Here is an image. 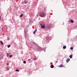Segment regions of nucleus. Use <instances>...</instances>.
I'll list each match as a JSON object with an SVG mask.
<instances>
[{
    "label": "nucleus",
    "instance_id": "nucleus-1",
    "mask_svg": "<svg viewBox=\"0 0 77 77\" xmlns=\"http://www.w3.org/2000/svg\"><path fill=\"white\" fill-rule=\"evenodd\" d=\"M46 15L45 13L44 12H41L39 14V16L41 17H45Z\"/></svg>",
    "mask_w": 77,
    "mask_h": 77
},
{
    "label": "nucleus",
    "instance_id": "nucleus-2",
    "mask_svg": "<svg viewBox=\"0 0 77 77\" xmlns=\"http://www.w3.org/2000/svg\"><path fill=\"white\" fill-rule=\"evenodd\" d=\"M41 27L42 29H44V28H45V26L44 25H42L41 24Z\"/></svg>",
    "mask_w": 77,
    "mask_h": 77
},
{
    "label": "nucleus",
    "instance_id": "nucleus-3",
    "mask_svg": "<svg viewBox=\"0 0 77 77\" xmlns=\"http://www.w3.org/2000/svg\"><path fill=\"white\" fill-rule=\"evenodd\" d=\"M70 60V59L69 58H68L66 59V61L67 62H68Z\"/></svg>",
    "mask_w": 77,
    "mask_h": 77
},
{
    "label": "nucleus",
    "instance_id": "nucleus-4",
    "mask_svg": "<svg viewBox=\"0 0 77 77\" xmlns=\"http://www.w3.org/2000/svg\"><path fill=\"white\" fill-rule=\"evenodd\" d=\"M59 67L60 68H62V67H63V64H62L59 66Z\"/></svg>",
    "mask_w": 77,
    "mask_h": 77
},
{
    "label": "nucleus",
    "instance_id": "nucleus-5",
    "mask_svg": "<svg viewBox=\"0 0 77 77\" xmlns=\"http://www.w3.org/2000/svg\"><path fill=\"white\" fill-rule=\"evenodd\" d=\"M36 29V30H35L33 32V34H35V33H36V31H37V29H36V28H35Z\"/></svg>",
    "mask_w": 77,
    "mask_h": 77
},
{
    "label": "nucleus",
    "instance_id": "nucleus-6",
    "mask_svg": "<svg viewBox=\"0 0 77 77\" xmlns=\"http://www.w3.org/2000/svg\"><path fill=\"white\" fill-rule=\"evenodd\" d=\"M50 67L51 68H54V65H51L50 66Z\"/></svg>",
    "mask_w": 77,
    "mask_h": 77
},
{
    "label": "nucleus",
    "instance_id": "nucleus-7",
    "mask_svg": "<svg viewBox=\"0 0 77 77\" xmlns=\"http://www.w3.org/2000/svg\"><path fill=\"white\" fill-rule=\"evenodd\" d=\"M72 54H71L70 55H69V57L70 58V59H72Z\"/></svg>",
    "mask_w": 77,
    "mask_h": 77
},
{
    "label": "nucleus",
    "instance_id": "nucleus-8",
    "mask_svg": "<svg viewBox=\"0 0 77 77\" xmlns=\"http://www.w3.org/2000/svg\"><path fill=\"white\" fill-rule=\"evenodd\" d=\"M71 23H74V21H73V20H71Z\"/></svg>",
    "mask_w": 77,
    "mask_h": 77
},
{
    "label": "nucleus",
    "instance_id": "nucleus-9",
    "mask_svg": "<svg viewBox=\"0 0 77 77\" xmlns=\"http://www.w3.org/2000/svg\"><path fill=\"white\" fill-rule=\"evenodd\" d=\"M0 42L1 44H2V45H3V42H2V41H0Z\"/></svg>",
    "mask_w": 77,
    "mask_h": 77
},
{
    "label": "nucleus",
    "instance_id": "nucleus-10",
    "mask_svg": "<svg viewBox=\"0 0 77 77\" xmlns=\"http://www.w3.org/2000/svg\"><path fill=\"white\" fill-rule=\"evenodd\" d=\"M23 14H22L20 15V17H23Z\"/></svg>",
    "mask_w": 77,
    "mask_h": 77
},
{
    "label": "nucleus",
    "instance_id": "nucleus-11",
    "mask_svg": "<svg viewBox=\"0 0 77 77\" xmlns=\"http://www.w3.org/2000/svg\"><path fill=\"white\" fill-rule=\"evenodd\" d=\"M41 48H38V50H41Z\"/></svg>",
    "mask_w": 77,
    "mask_h": 77
},
{
    "label": "nucleus",
    "instance_id": "nucleus-12",
    "mask_svg": "<svg viewBox=\"0 0 77 77\" xmlns=\"http://www.w3.org/2000/svg\"><path fill=\"white\" fill-rule=\"evenodd\" d=\"M63 48L64 49H65V48H66V46H63Z\"/></svg>",
    "mask_w": 77,
    "mask_h": 77
},
{
    "label": "nucleus",
    "instance_id": "nucleus-13",
    "mask_svg": "<svg viewBox=\"0 0 77 77\" xmlns=\"http://www.w3.org/2000/svg\"><path fill=\"white\" fill-rule=\"evenodd\" d=\"M46 28H47V29H48V28H49V26H46Z\"/></svg>",
    "mask_w": 77,
    "mask_h": 77
},
{
    "label": "nucleus",
    "instance_id": "nucleus-14",
    "mask_svg": "<svg viewBox=\"0 0 77 77\" xmlns=\"http://www.w3.org/2000/svg\"><path fill=\"white\" fill-rule=\"evenodd\" d=\"M7 56H9V54H8V53H7Z\"/></svg>",
    "mask_w": 77,
    "mask_h": 77
},
{
    "label": "nucleus",
    "instance_id": "nucleus-15",
    "mask_svg": "<svg viewBox=\"0 0 77 77\" xmlns=\"http://www.w3.org/2000/svg\"><path fill=\"white\" fill-rule=\"evenodd\" d=\"M73 49V48L72 47H71L70 48V50H72Z\"/></svg>",
    "mask_w": 77,
    "mask_h": 77
},
{
    "label": "nucleus",
    "instance_id": "nucleus-16",
    "mask_svg": "<svg viewBox=\"0 0 77 77\" xmlns=\"http://www.w3.org/2000/svg\"><path fill=\"white\" fill-rule=\"evenodd\" d=\"M23 63H26V61H23Z\"/></svg>",
    "mask_w": 77,
    "mask_h": 77
},
{
    "label": "nucleus",
    "instance_id": "nucleus-17",
    "mask_svg": "<svg viewBox=\"0 0 77 77\" xmlns=\"http://www.w3.org/2000/svg\"><path fill=\"white\" fill-rule=\"evenodd\" d=\"M11 47V45H9L8 46V48H9V47Z\"/></svg>",
    "mask_w": 77,
    "mask_h": 77
},
{
    "label": "nucleus",
    "instance_id": "nucleus-18",
    "mask_svg": "<svg viewBox=\"0 0 77 77\" xmlns=\"http://www.w3.org/2000/svg\"><path fill=\"white\" fill-rule=\"evenodd\" d=\"M3 56H1V57L0 58H1V59H2V58H3Z\"/></svg>",
    "mask_w": 77,
    "mask_h": 77
},
{
    "label": "nucleus",
    "instance_id": "nucleus-19",
    "mask_svg": "<svg viewBox=\"0 0 77 77\" xmlns=\"http://www.w3.org/2000/svg\"><path fill=\"white\" fill-rule=\"evenodd\" d=\"M7 70H9V67H7Z\"/></svg>",
    "mask_w": 77,
    "mask_h": 77
},
{
    "label": "nucleus",
    "instance_id": "nucleus-20",
    "mask_svg": "<svg viewBox=\"0 0 77 77\" xmlns=\"http://www.w3.org/2000/svg\"><path fill=\"white\" fill-rule=\"evenodd\" d=\"M12 55H10V56H9V57H12Z\"/></svg>",
    "mask_w": 77,
    "mask_h": 77
},
{
    "label": "nucleus",
    "instance_id": "nucleus-21",
    "mask_svg": "<svg viewBox=\"0 0 77 77\" xmlns=\"http://www.w3.org/2000/svg\"><path fill=\"white\" fill-rule=\"evenodd\" d=\"M36 58L35 57V58L34 59V60H36Z\"/></svg>",
    "mask_w": 77,
    "mask_h": 77
},
{
    "label": "nucleus",
    "instance_id": "nucleus-22",
    "mask_svg": "<svg viewBox=\"0 0 77 77\" xmlns=\"http://www.w3.org/2000/svg\"><path fill=\"white\" fill-rule=\"evenodd\" d=\"M19 71V70L17 69H16V70L15 71Z\"/></svg>",
    "mask_w": 77,
    "mask_h": 77
},
{
    "label": "nucleus",
    "instance_id": "nucleus-23",
    "mask_svg": "<svg viewBox=\"0 0 77 77\" xmlns=\"http://www.w3.org/2000/svg\"><path fill=\"white\" fill-rule=\"evenodd\" d=\"M25 4H27V2H25Z\"/></svg>",
    "mask_w": 77,
    "mask_h": 77
},
{
    "label": "nucleus",
    "instance_id": "nucleus-24",
    "mask_svg": "<svg viewBox=\"0 0 77 77\" xmlns=\"http://www.w3.org/2000/svg\"><path fill=\"white\" fill-rule=\"evenodd\" d=\"M9 65V63H7V65Z\"/></svg>",
    "mask_w": 77,
    "mask_h": 77
},
{
    "label": "nucleus",
    "instance_id": "nucleus-25",
    "mask_svg": "<svg viewBox=\"0 0 77 77\" xmlns=\"http://www.w3.org/2000/svg\"><path fill=\"white\" fill-rule=\"evenodd\" d=\"M0 20H1V16H0Z\"/></svg>",
    "mask_w": 77,
    "mask_h": 77
},
{
    "label": "nucleus",
    "instance_id": "nucleus-26",
    "mask_svg": "<svg viewBox=\"0 0 77 77\" xmlns=\"http://www.w3.org/2000/svg\"><path fill=\"white\" fill-rule=\"evenodd\" d=\"M31 59H29V60H30Z\"/></svg>",
    "mask_w": 77,
    "mask_h": 77
},
{
    "label": "nucleus",
    "instance_id": "nucleus-27",
    "mask_svg": "<svg viewBox=\"0 0 77 77\" xmlns=\"http://www.w3.org/2000/svg\"><path fill=\"white\" fill-rule=\"evenodd\" d=\"M36 16H37V17H38V15H36Z\"/></svg>",
    "mask_w": 77,
    "mask_h": 77
},
{
    "label": "nucleus",
    "instance_id": "nucleus-28",
    "mask_svg": "<svg viewBox=\"0 0 77 77\" xmlns=\"http://www.w3.org/2000/svg\"><path fill=\"white\" fill-rule=\"evenodd\" d=\"M34 44H35V45H36V43H34Z\"/></svg>",
    "mask_w": 77,
    "mask_h": 77
},
{
    "label": "nucleus",
    "instance_id": "nucleus-29",
    "mask_svg": "<svg viewBox=\"0 0 77 77\" xmlns=\"http://www.w3.org/2000/svg\"><path fill=\"white\" fill-rule=\"evenodd\" d=\"M7 40H9V39H7Z\"/></svg>",
    "mask_w": 77,
    "mask_h": 77
},
{
    "label": "nucleus",
    "instance_id": "nucleus-30",
    "mask_svg": "<svg viewBox=\"0 0 77 77\" xmlns=\"http://www.w3.org/2000/svg\"><path fill=\"white\" fill-rule=\"evenodd\" d=\"M57 61L56 63H57Z\"/></svg>",
    "mask_w": 77,
    "mask_h": 77
},
{
    "label": "nucleus",
    "instance_id": "nucleus-31",
    "mask_svg": "<svg viewBox=\"0 0 77 77\" xmlns=\"http://www.w3.org/2000/svg\"><path fill=\"white\" fill-rule=\"evenodd\" d=\"M32 58H31V59Z\"/></svg>",
    "mask_w": 77,
    "mask_h": 77
},
{
    "label": "nucleus",
    "instance_id": "nucleus-32",
    "mask_svg": "<svg viewBox=\"0 0 77 77\" xmlns=\"http://www.w3.org/2000/svg\"><path fill=\"white\" fill-rule=\"evenodd\" d=\"M32 58H31V59Z\"/></svg>",
    "mask_w": 77,
    "mask_h": 77
}]
</instances>
